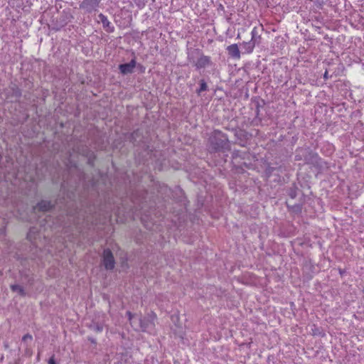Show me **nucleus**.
<instances>
[{"instance_id": "f257e3e1", "label": "nucleus", "mask_w": 364, "mask_h": 364, "mask_svg": "<svg viewBox=\"0 0 364 364\" xmlns=\"http://www.w3.org/2000/svg\"><path fill=\"white\" fill-rule=\"evenodd\" d=\"M294 160L303 161L305 164L312 166L318 173L327 171L330 168L329 163L323 160L317 152L314 151L308 146L297 147L295 150Z\"/></svg>"}, {"instance_id": "f03ea898", "label": "nucleus", "mask_w": 364, "mask_h": 364, "mask_svg": "<svg viewBox=\"0 0 364 364\" xmlns=\"http://www.w3.org/2000/svg\"><path fill=\"white\" fill-rule=\"evenodd\" d=\"M207 149L210 154H225L230 151V141L228 135L219 129H214L208 139Z\"/></svg>"}, {"instance_id": "7ed1b4c3", "label": "nucleus", "mask_w": 364, "mask_h": 364, "mask_svg": "<svg viewBox=\"0 0 364 364\" xmlns=\"http://www.w3.org/2000/svg\"><path fill=\"white\" fill-rule=\"evenodd\" d=\"M286 193L290 198L285 202L288 210L296 214L301 213L305 202L303 191L299 189L296 183H293L287 189Z\"/></svg>"}, {"instance_id": "20e7f679", "label": "nucleus", "mask_w": 364, "mask_h": 364, "mask_svg": "<svg viewBox=\"0 0 364 364\" xmlns=\"http://www.w3.org/2000/svg\"><path fill=\"white\" fill-rule=\"evenodd\" d=\"M129 141L135 146H139L142 149L141 159L145 161L150 159V146L147 144L146 139L144 136L143 131L140 129H136L132 132L129 136Z\"/></svg>"}, {"instance_id": "39448f33", "label": "nucleus", "mask_w": 364, "mask_h": 364, "mask_svg": "<svg viewBox=\"0 0 364 364\" xmlns=\"http://www.w3.org/2000/svg\"><path fill=\"white\" fill-rule=\"evenodd\" d=\"M187 59L197 70L213 65L211 58L205 55L199 49H194L191 53H188Z\"/></svg>"}, {"instance_id": "423d86ee", "label": "nucleus", "mask_w": 364, "mask_h": 364, "mask_svg": "<svg viewBox=\"0 0 364 364\" xmlns=\"http://www.w3.org/2000/svg\"><path fill=\"white\" fill-rule=\"evenodd\" d=\"M156 318V314L154 311L148 313L144 316H139L137 318V322L139 324L141 331L148 332L150 331L151 332L154 328V321Z\"/></svg>"}, {"instance_id": "0eeeda50", "label": "nucleus", "mask_w": 364, "mask_h": 364, "mask_svg": "<svg viewBox=\"0 0 364 364\" xmlns=\"http://www.w3.org/2000/svg\"><path fill=\"white\" fill-rule=\"evenodd\" d=\"M102 0H82L79 8L84 11L85 14H92L98 11Z\"/></svg>"}, {"instance_id": "6e6552de", "label": "nucleus", "mask_w": 364, "mask_h": 364, "mask_svg": "<svg viewBox=\"0 0 364 364\" xmlns=\"http://www.w3.org/2000/svg\"><path fill=\"white\" fill-rule=\"evenodd\" d=\"M63 200H64V198H58L55 203H53L50 200H41L33 207V210L34 212H48L53 210L55 205H59L63 203Z\"/></svg>"}, {"instance_id": "1a4fd4ad", "label": "nucleus", "mask_w": 364, "mask_h": 364, "mask_svg": "<svg viewBox=\"0 0 364 364\" xmlns=\"http://www.w3.org/2000/svg\"><path fill=\"white\" fill-rule=\"evenodd\" d=\"M102 264L106 270L111 271L114 269L115 267V259L114 255L110 249L106 248L103 250L102 252Z\"/></svg>"}, {"instance_id": "9d476101", "label": "nucleus", "mask_w": 364, "mask_h": 364, "mask_svg": "<svg viewBox=\"0 0 364 364\" xmlns=\"http://www.w3.org/2000/svg\"><path fill=\"white\" fill-rule=\"evenodd\" d=\"M232 132L237 140V144L240 146H245L248 140L252 137V134L243 129L232 128Z\"/></svg>"}, {"instance_id": "9b49d317", "label": "nucleus", "mask_w": 364, "mask_h": 364, "mask_svg": "<svg viewBox=\"0 0 364 364\" xmlns=\"http://www.w3.org/2000/svg\"><path fill=\"white\" fill-rule=\"evenodd\" d=\"M136 66V58H134L129 63L119 64L118 69L122 75H127L133 73Z\"/></svg>"}, {"instance_id": "f8f14e48", "label": "nucleus", "mask_w": 364, "mask_h": 364, "mask_svg": "<svg viewBox=\"0 0 364 364\" xmlns=\"http://www.w3.org/2000/svg\"><path fill=\"white\" fill-rule=\"evenodd\" d=\"M99 22L102 23L103 28L108 33H112L114 31V27L111 25V23L107 19V16L100 13L98 15Z\"/></svg>"}, {"instance_id": "ddd939ff", "label": "nucleus", "mask_w": 364, "mask_h": 364, "mask_svg": "<svg viewBox=\"0 0 364 364\" xmlns=\"http://www.w3.org/2000/svg\"><path fill=\"white\" fill-rule=\"evenodd\" d=\"M11 94L9 95L11 97H14L16 100H18L22 96L21 89L18 85L14 82H11L9 86Z\"/></svg>"}, {"instance_id": "4468645a", "label": "nucleus", "mask_w": 364, "mask_h": 364, "mask_svg": "<svg viewBox=\"0 0 364 364\" xmlns=\"http://www.w3.org/2000/svg\"><path fill=\"white\" fill-rule=\"evenodd\" d=\"M228 55L234 58V59H240V51L239 50L238 46L236 43L231 44L228 46L226 48Z\"/></svg>"}, {"instance_id": "2eb2a0df", "label": "nucleus", "mask_w": 364, "mask_h": 364, "mask_svg": "<svg viewBox=\"0 0 364 364\" xmlns=\"http://www.w3.org/2000/svg\"><path fill=\"white\" fill-rule=\"evenodd\" d=\"M39 234V229L36 227L30 228L27 235L26 239L31 242L33 245H34V242Z\"/></svg>"}, {"instance_id": "dca6fc26", "label": "nucleus", "mask_w": 364, "mask_h": 364, "mask_svg": "<svg viewBox=\"0 0 364 364\" xmlns=\"http://www.w3.org/2000/svg\"><path fill=\"white\" fill-rule=\"evenodd\" d=\"M251 41L253 42L255 46H259L262 41L261 34L259 33V29L257 27H254L251 32Z\"/></svg>"}, {"instance_id": "f3484780", "label": "nucleus", "mask_w": 364, "mask_h": 364, "mask_svg": "<svg viewBox=\"0 0 364 364\" xmlns=\"http://www.w3.org/2000/svg\"><path fill=\"white\" fill-rule=\"evenodd\" d=\"M60 208H63L67 215L70 216H75L77 213V208L73 202L69 205L66 204L63 207L60 205Z\"/></svg>"}, {"instance_id": "a211bd4d", "label": "nucleus", "mask_w": 364, "mask_h": 364, "mask_svg": "<svg viewBox=\"0 0 364 364\" xmlns=\"http://www.w3.org/2000/svg\"><path fill=\"white\" fill-rule=\"evenodd\" d=\"M255 117L252 120V124L254 125H259L262 122V118L259 117L260 114V107L262 106L260 105L259 101H257L255 103Z\"/></svg>"}, {"instance_id": "6ab92c4d", "label": "nucleus", "mask_w": 364, "mask_h": 364, "mask_svg": "<svg viewBox=\"0 0 364 364\" xmlns=\"http://www.w3.org/2000/svg\"><path fill=\"white\" fill-rule=\"evenodd\" d=\"M242 48L244 49V53H252L254 50V48L255 47V44L250 41H244L241 44Z\"/></svg>"}, {"instance_id": "aec40b11", "label": "nucleus", "mask_w": 364, "mask_h": 364, "mask_svg": "<svg viewBox=\"0 0 364 364\" xmlns=\"http://www.w3.org/2000/svg\"><path fill=\"white\" fill-rule=\"evenodd\" d=\"M10 289L13 292H17L18 295H20L22 297L26 296V292L24 289V288L17 284H14L10 285Z\"/></svg>"}, {"instance_id": "412c9836", "label": "nucleus", "mask_w": 364, "mask_h": 364, "mask_svg": "<svg viewBox=\"0 0 364 364\" xmlns=\"http://www.w3.org/2000/svg\"><path fill=\"white\" fill-rule=\"evenodd\" d=\"M86 158L87 159V164L91 167H94L96 159L95 154L90 149H87Z\"/></svg>"}, {"instance_id": "4be33fe9", "label": "nucleus", "mask_w": 364, "mask_h": 364, "mask_svg": "<svg viewBox=\"0 0 364 364\" xmlns=\"http://www.w3.org/2000/svg\"><path fill=\"white\" fill-rule=\"evenodd\" d=\"M88 328L95 331V333H101L103 331V324L99 322L92 321L89 326Z\"/></svg>"}, {"instance_id": "5701e85b", "label": "nucleus", "mask_w": 364, "mask_h": 364, "mask_svg": "<svg viewBox=\"0 0 364 364\" xmlns=\"http://www.w3.org/2000/svg\"><path fill=\"white\" fill-rule=\"evenodd\" d=\"M199 88L196 90V93L199 95L201 92L208 90V85L205 80L202 79L199 81Z\"/></svg>"}, {"instance_id": "b1692460", "label": "nucleus", "mask_w": 364, "mask_h": 364, "mask_svg": "<svg viewBox=\"0 0 364 364\" xmlns=\"http://www.w3.org/2000/svg\"><path fill=\"white\" fill-rule=\"evenodd\" d=\"M234 164V167L235 168L236 170H241V171H244V167L245 168H250V166H251V164H247L245 161L242 162V163H237V164H235V162H233Z\"/></svg>"}, {"instance_id": "393cba45", "label": "nucleus", "mask_w": 364, "mask_h": 364, "mask_svg": "<svg viewBox=\"0 0 364 364\" xmlns=\"http://www.w3.org/2000/svg\"><path fill=\"white\" fill-rule=\"evenodd\" d=\"M33 341V336L30 333H26L25 334L22 338H21V341L26 345V346H27V342L28 341Z\"/></svg>"}, {"instance_id": "a878e982", "label": "nucleus", "mask_w": 364, "mask_h": 364, "mask_svg": "<svg viewBox=\"0 0 364 364\" xmlns=\"http://www.w3.org/2000/svg\"><path fill=\"white\" fill-rule=\"evenodd\" d=\"M126 315L131 323H132V321L133 322H135V321H137V318L139 317L137 315L133 314L130 311H127Z\"/></svg>"}, {"instance_id": "bb28decb", "label": "nucleus", "mask_w": 364, "mask_h": 364, "mask_svg": "<svg viewBox=\"0 0 364 364\" xmlns=\"http://www.w3.org/2000/svg\"><path fill=\"white\" fill-rule=\"evenodd\" d=\"M240 157V151H234L232 154V158L233 160V162L236 164L237 159Z\"/></svg>"}, {"instance_id": "cd10ccee", "label": "nucleus", "mask_w": 364, "mask_h": 364, "mask_svg": "<svg viewBox=\"0 0 364 364\" xmlns=\"http://www.w3.org/2000/svg\"><path fill=\"white\" fill-rule=\"evenodd\" d=\"M136 68H137V70H139V72L140 73H145L146 68H145L143 65H141V64H140V63H136Z\"/></svg>"}, {"instance_id": "c85d7f7f", "label": "nucleus", "mask_w": 364, "mask_h": 364, "mask_svg": "<svg viewBox=\"0 0 364 364\" xmlns=\"http://www.w3.org/2000/svg\"><path fill=\"white\" fill-rule=\"evenodd\" d=\"M87 149H90L87 146H84L82 147L81 150L79 151V152L84 156L86 157L87 154Z\"/></svg>"}, {"instance_id": "c756f323", "label": "nucleus", "mask_w": 364, "mask_h": 364, "mask_svg": "<svg viewBox=\"0 0 364 364\" xmlns=\"http://www.w3.org/2000/svg\"><path fill=\"white\" fill-rule=\"evenodd\" d=\"M48 364H58L56 360H55V355L53 354L48 360Z\"/></svg>"}, {"instance_id": "7c9ffc66", "label": "nucleus", "mask_w": 364, "mask_h": 364, "mask_svg": "<svg viewBox=\"0 0 364 364\" xmlns=\"http://www.w3.org/2000/svg\"><path fill=\"white\" fill-rule=\"evenodd\" d=\"M87 340L92 344H95V345H97V340L92 337V336H88L87 337Z\"/></svg>"}, {"instance_id": "2f4dec72", "label": "nucleus", "mask_w": 364, "mask_h": 364, "mask_svg": "<svg viewBox=\"0 0 364 364\" xmlns=\"http://www.w3.org/2000/svg\"><path fill=\"white\" fill-rule=\"evenodd\" d=\"M323 78L325 80H328L329 78L328 72L327 70L325 71V73L323 74Z\"/></svg>"}, {"instance_id": "473e14b6", "label": "nucleus", "mask_w": 364, "mask_h": 364, "mask_svg": "<svg viewBox=\"0 0 364 364\" xmlns=\"http://www.w3.org/2000/svg\"><path fill=\"white\" fill-rule=\"evenodd\" d=\"M33 282H34V279L33 277H29L28 279V283L30 284V285H33Z\"/></svg>"}, {"instance_id": "72a5a7b5", "label": "nucleus", "mask_w": 364, "mask_h": 364, "mask_svg": "<svg viewBox=\"0 0 364 364\" xmlns=\"http://www.w3.org/2000/svg\"><path fill=\"white\" fill-rule=\"evenodd\" d=\"M26 354L28 355H31V350L29 348H28L26 347Z\"/></svg>"}, {"instance_id": "f704fd0d", "label": "nucleus", "mask_w": 364, "mask_h": 364, "mask_svg": "<svg viewBox=\"0 0 364 364\" xmlns=\"http://www.w3.org/2000/svg\"><path fill=\"white\" fill-rule=\"evenodd\" d=\"M153 226H154V223L153 222H150V230H151L153 228Z\"/></svg>"}, {"instance_id": "c9c22d12", "label": "nucleus", "mask_w": 364, "mask_h": 364, "mask_svg": "<svg viewBox=\"0 0 364 364\" xmlns=\"http://www.w3.org/2000/svg\"><path fill=\"white\" fill-rule=\"evenodd\" d=\"M4 347L6 348H9V343H4Z\"/></svg>"}, {"instance_id": "e433bc0d", "label": "nucleus", "mask_w": 364, "mask_h": 364, "mask_svg": "<svg viewBox=\"0 0 364 364\" xmlns=\"http://www.w3.org/2000/svg\"><path fill=\"white\" fill-rule=\"evenodd\" d=\"M36 359H37V361L40 360V353H38Z\"/></svg>"}, {"instance_id": "4c0bfd02", "label": "nucleus", "mask_w": 364, "mask_h": 364, "mask_svg": "<svg viewBox=\"0 0 364 364\" xmlns=\"http://www.w3.org/2000/svg\"><path fill=\"white\" fill-rule=\"evenodd\" d=\"M318 328H316V331H314V335H316V334H317V333H318Z\"/></svg>"}, {"instance_id": "58836bf2", "label": "nucleus", "mask_w": 364, "mask_h": 364, "mask_svg": "<svg viewBox=\"0 0 364 364\" xmlns=\"http://www.w3.org/2000/svg\"><path fill=\"white\" fill-rule=\"evenodd\" d=\"M220 9H222V10L224 9V6L223 5H221V4L220 5Z\"/></svg>"}, {"instance_id": "ea45409f", "label": "nucleus", "mask_w": 364, "mask_h": 364, "mask_svg": "<svg viewBox=\"0 0 364 364\" xmlns=\"http://www.w3.org/2000/svg\"><path fill=\"white\" fill-rule=\"evenodd\" d=\"M225 129H228V130L232 131V128H228V127H226Z\"/></svg>"}, {"instance_id": "a19ab883", "label": "nucleus", "mask_w": 364, "mask_h": 364, "mask_svg": "<svg viewBox=\"0 0 364 364\" xmlns=\"http://www.w3.org/2000/svg\"><path fill=\"white\" fill-rule=\"evenodd\" d=\"M37 256L35 255L34 257H32V259H35V258Z\"/></svg>"}, {"instance_id": "79ce46f5", "label": "nucleus", "mask_w": 364, "mask_h": 364, "mask_svg": "<svg viewBox=\"0 0 364 364\" xmlns=\"http://www.w3.org/2000/svg\"><path fill=\"white\" fill-rule=\"evenodd\" d=\"M30 83H31V85H33V82H31V81H28V84H30Z\"/></svg>"}, {"instance_id": "37998d69", "label": "nucleus", "mask_w": 364, "mask_h": 364, "mask_svg": "<svg viewBox=\"0 0 364 364\" xmlns=\"http://www.w3.org/2000/svg\"><path fill=\"white\" fill-rule=\"evenodd\" d=\"M30 83H31V85H33V82H31V81H28V84H30Z\"/></svg>"}]
</instances>
